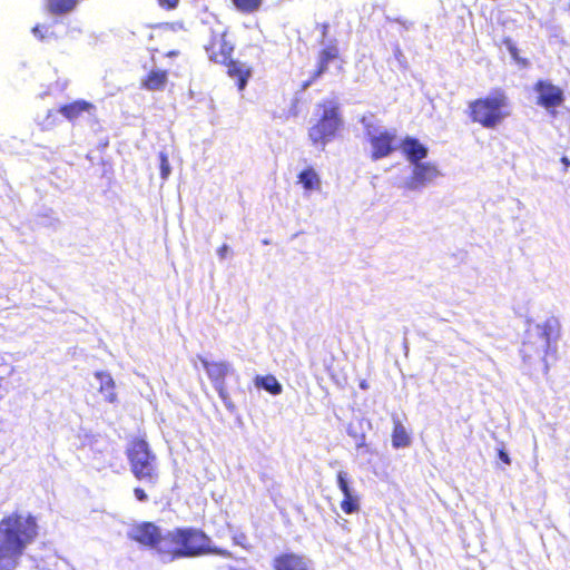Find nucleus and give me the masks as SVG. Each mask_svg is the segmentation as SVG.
<instances>
[{"label": "nucleus", "instance_id": "nucleus-2", "mask_svg": "<svg viewBox=\"0 0 570 570\" xmlns=\"http://www.w3.org/2000/svg\"><path fill=\"white\" fill-rule=\"evenodd\" d=\"M206 553L229 556L226 550L213 548L210 538L194 528L168 531L159 542V557L164 562L194 558Z\"/></svg>", "mask_w": 570, "mask_h": 570}, {"label": "nucleus", "instance_id": "nucleus-33", "mask_svg": "<svg viewBox=\"0 0 570 570\" xmlns=\"http://www.w3.org/2000/svg\"><path fill=\"white\" fill-rule=\"evenodd\" d=\"M229 247L227 245H223L218 250H217V254L218 256L224 259L226 257V254L228 252Z\"/></svg>", "mask_w": 570, "mask_h": 570}, {"label": "nucleus", "instance_id": "nucleus-36", "mask_svg": "<svg viewBox=\"0 0 570 570\" xmlns=\"http://www.w3.org/2000/svg\"><path fill=\"white\" fill-rule=\"evenodd\" d=\"M245 539V535L242 534L239 538L238 537H235L234 540L237 544H243L242 540Z\"/></svg>", "mask_w": 570, "mask_h": 570}, {"label": "nucleus", "instance_id": "nucleus-25", "mask_svg": "<svg viewBox=\"0 0 570 570\" xmlns=\"http://www.w3.org/2000/svg\"><path fill=\"white\" fill-rule=\"evenodd\" d=\"M337 487L341 490V492L343 493V495L346 494V493H352L353 491H355L351 487L348 474L345 471H340L337 473Z\"/></svg>", "mask_w": 570, "mask_h": 570}, {"label": "nucleus", "instance_id": "nucleus-28", "mask_svg": "<svg viewBox=\"0 0 570 570\" xmlns=\"http://www.w3.org/2000/svg\"><path fill=\"white\" fill-rule=\"evenodd\" d=\"M219 397L222 399V401L224 402L225 406L228 409V410H233L234 409V404L229 397V394L227 392V389L224 387V396L223 395H219Z\"/></svg>", "mask_w": 570, "mask_h": 570}, {"label": "nucleus", "instance_id": "nucleus-26", "mask_svg": "<svg viewBox=\"0 0 570 570\" xmlns=\"http://www.w3.org/2000/svg\"><path fill=\"white\" fill-rule=\"evenodd\" d=\"M508 51L510 52L511 57L521 66H528L527 59L520 58L517 46L512 42V40L507 39L504 41Z\"/></svg>", "mask_w": 570, "mask_h": 570}, {"label": "nucleus", "instance_id": "nucleus-5", "mask_svg": "<svg viewBox=\"0 0 570 570\" xmlns=\"http://www.w3.org/2000/svg\"><path fill=\"white\" fill-rule=\"evenodd\" d=\"M206 51L210 60L217 63H227L229 61V76L237 79L239 90H243L246 87L250 71L244 63L230 60V56L234 51V45L226 39L225 31H220L213 36L210 42L206 46Z\"/></svg>", "mask_w": 570, "mask_h": 570}, {"label": "nucleus", "instance_id": "nucleus-6", "mask_svg": "<svg viewBox=\"0 0 570 570\" xmlns=\"http://www.w3.org/2000/svg\"><path fill=\"white\" fill-rule=\"evenodd\" d=\"M127 455L134 475L144 482L155 483L158 479L156 455L150 451L144 440H135L130 443Z\"/></svg>", "mask_w": 570, "mask_h": 570}, {"label": "nucleus", "instance_id": "nucleus-3", "mask_svg": "<svg viewBox=\"0 0 570 570\" xmlns=\"http://www.w3.org/2000/svg\"><path fill=\"white\" fill-rule=\"evenodd\" d=\"M560 336V323L556 317H548L541 323L529 324L524 341L521 346V355L524 362H543V371L548 373L547 356L557 353V342Z\"/></svg>", "mask_w": 570, "mask_h": 570}, {"label": "nucleus", "instance_id": "nucleus-14", "mask_svg": "<svg viewBox=\"0 0 570 570\" xmlns=\"http://www.w3.org/2000/svg\"><path fill=\"white\" fill-rule=\"evenodd\" d=\"M275 570H308L304 557L294 553H285L274 559Z\"/></svg>", "mask_w": 570, "mask_h": 570}, {"label": "nucleus", "instance_id": "nucleus-35", "mask_svg": "<svg viewBox=\"0 0 570 570\" xmlns=\"http://www.w3.org/2000/svg\"><path fill=\"white\" fill-rule=\"evenodd\" d=\"M227 570H255V569L252 568V567H248V568H245V569H242V568H238V567H228Z\"/></svg>", "mask_w": 570, "mask_h": 570}, {"label": "nucleus", "instance_id": "nucleus-30", "mask_svg": "<svg viewBox=\"0 0 570 570\" xmlns=\"http://www.w3.org/2000/svg\"><path fill=\"white\" fill-rule=\"evenodd\" d=\"M498 456H499V459H500L503 463H505V464H508V465H509V464H511V459H510L509 454H508L503 449H500V450L498 451Z\"/></svg>", "mask_w": 570, "mask_h": 570}, {"label": "nucleus", "instance_id": "nucleus-4", "mask_svg": "<svg viewBox=\"0 0 570 570\" xmlns=\"http://www.w3.org/2000/svg\"><path fill=\"white\" fill-rule=\"evenodd\" d=\"M471 118L485 128H495L509 115V99L502 91H495L485 98L470 102Z\"/></svg>", "mask_w": 570, "mask_h": 570}, {"label": "nucleus", "instance_id": "nucleus-24", "mask_svg": "<svg viewBox=\"0 0 570 570\" xmlns=\"http://www.w3.org/2000/svg\"><path fill=\"white\" fill-rule=\"evenodd\" d=\"M76 6V0H48L49 10L53 13H66Z\"/></svg>", "mask_w": 570, "mask_h": 570}, {"label": "nucleus", "instance_id": "nucleus-1", "mask_svg": "<svg viewBox=\"0 0 570 570\" xmlns=\"http://www.w3.org/2000/svg\"><path fill=\"white\" fill-rule=\"evenodd\" d=\"M37 535L31 515L11 514L0 522V570H13L19 557Z\"/></svg>", "mask_w": 570, "mask_h": 570}, {"label": "nucleus", "instance_id": "nucleus-31", "mask_svg": "<svg viewBox=\"0 0 570 570\" xmlns=\"http://www.w3.org/2000/svg\"><path fill=\"white\" fill-rule=\"evenodd\" d=\"M134 492H135V497L138 501H141V502L147 501L148 497L142 489L136 488Z\"/></svg>", "mask_w": 570, "mask_h": 570}, {"label": "nucleus", "instance_id": "nucleus-29", "mask_svg": "<svg viewBox=\"0 0 570 570\" xmlns=\"http://www.w3.org/2000/svg\"><path fill=\"white\" fill-rule=\"evenodd\" d=\"M179 0H158L160 7L166 9H174L177 7Z\"/></svg>", "mask_w": 570, "mask_h": 570}, {"label": "nucleus", "instance_id": "nucleus-11", "mask_svg": "<svg viewBox=\"0 0 570 570\" xmlns=\"http://www.w3.org/2000/svg\"><path fill=\"white\" fill-rule=\"evenodd\" d=\"M128 535L144 544L154 548L159 554V542L165 538V534L161 533L158 527H156L151 522H142L134 525Z\"/></svg>", "mask_w": 570, "mask_h": 570}, {"label": "nucleus", "instance_id": "nucleus-21", "mask_svg": "<svg viewBox=\"0 0 570 570\" xmlns=\"http://www.w3.org/2000/svg\"><path fill=\"white\" fill-rule=\"evenodd\" d=\"M298 183L303 185L306 190H317L321 187V179L313 168H307L298 175Z\"/></svg>", "mask_w": 570, "mask_h": 570}, {"label": "nucleus", "instance_id": "nucleus-23", "mask_svg": "<svg viewBox=\"0 0 570 570\" xmlns=\"http://www.w3.org/2000/svg\"><path fill=\"white\" fill-rule=\"evenodd\" d=\"M341 509L346 514H352L360 511V497L356 491L344 494V499L341 502Z\"/></svg>", "mask_w": 570, "mask_h": 570}, {"label": "nucleus", "instance_id": "nucleus-8", "mask_svg": "<svg viewBox=\"0 0 570 570\" xmlns=\"http://www.w3.org/2000/svg\"><path fill=\"white\" fill-rule=\"evenodd\" d=\"M323 109L320 121L309 129V138L315 145H325L336 134L341 125V120L337 115V107L333 102L321 105Z\"/></svg>", "mask_w": 570, "mask_h": 570}, {"label": "nucleus", "instance_id": "nucleus-16", "mask_svg": "<svg viewBox=\"0 0 570 570\" xmlns=\"http://www.w3.org/2000/svg\"><path fill=\"white\" fill-rule=\"evenodd\" d=\"M94 106L85 100H77L72 104L62 106L59 111L69 120L77 119L82 112L90 111Z\"/></svg>", "mask_w": 570, "mask_h": 570}, {"label": "nucleus", "instance_id": "nucleus-20", "mask_svg": "<svg viewBox=\"0 0 570 570\" xmlns=\"http://www.w3.org/2000/svg\"><path fill=\"white\" fill-rule=\"evenodd\" d=\"M255 385L259 389H264L273 395H278L283 391L281 383L273 375H257L255 379Z\"/></svg>", "mask_w": 570, "mask_h": 570}, {"label": "nucleus", "instance_id": "nucleus-22", "mask_svg": "<svg viewBox=\"0 0 570 570\" xmlns=\"http://www.w3.org/2000/svg\"><path fill=\"white\" fill-rule=\"evenodd\" d=\"M232 2L237 11L252 14L259 11L264 0H232Z\"/></svg>", "mask_w": 570, "mask_h": 570}, {"label": "nucleus", "instance_id": "nucleus-18", "mask_svg": "<svg viewBox=\"0 0 570 570\" xmlns=\"http://www.w3.org/2000/svg\"><path fill=\"white\" fill-rule=\"evenodd\" d=\"M167 82V72L160 69H154L142 81V86L148 90H161Z\"/></svg>", "mask_w": 570, "mask_h": 570}, {"label": "nucleus", "instance_id": "nucleus-15", "mask_svg": "<svg viewBox=\"0 0 570 570\" xmlns=\"http://www.w3.org/2000/svg\"><path fill=\"white\" fill-rule=\"evenodd\" d=\"M95 377L99 381V391L104 395L105 400L109 403H114L117 400L115 393V381L111 375L107 372H96Z\"/></svg>", "mask_w": 570, "mask_h": 570}, {"label": "nucleus", "instance_id": "nucleus-13", "mask_svg": "<svg viewBox=\"0 0 570 570\" xmlns=\"http://www.w3.org/2000/svg\"><path fill=\"white\" fill-rule=\"evenodd\" d=\"M400 147L411 165L422 163L428 156V148L413 137H406Z\"/></svg>", "mask_w": 570, "mask_h": 570}, {"label": "nucleus", "instance_id": "nucleus-10", "mask_svg": "<svg viewBox=\"0 0 570 570\" xmlns=\"http://www.w3.org/2000/svg\"><path fill=\"white\" fill-rule=\"evenodd\" d=\"M534 91L538 94L537 104L544 107L552 115L556 114L554 108L564 100L563 91L550 81H538L534 86Z\"/></svg>", "mask_w": 570, "mask_h": 570}, {"label": "nucleus", "instance_id": "nucleus-34", "mask_svg": "<svg viewBox=\"0 0 570 570\" xmlns=\"http://www.w3.org/2000/svg\"><path fill=\"white\" fill-rule=\"evenodd\" d=\"M561 163L564 165V169L567 170L568 167H570V159L566 156L561 158Z\"/></svg>", "mask_w": 570, "mask_h": 570}, {"label": "nucleus", "instance_id": "nucleus-37", "mask_svg": "<svg viewBox=\"0 0 570 570\" xmlns=\"http://www.w3.org/2000/svg\"><path fill=\"white\" fill-rule=\"evenodd\" d=\"M326 30H327V26H326V24H324V26H323V36H325Z\"/></svg>", "mask_w": 570, "mask_h": 570}, {"label": "nucleus", "instance_id": "nucleus-12", "mask_svg": "<svg viewBox=\"0 0 570 570\" xmlns=\"http://www.w3.org/2000/svg\"><path fill=\"white\" fill-rule=\"evenodd\" d=\"M203 367L205 368L214 389L218 395L224 396V387H226L225 379L230 372L232 366L228 362H209L206 358L198 356Z\"/></svg>", "mask_w": 570, "mask_h": 570}, {"label": "nucleus", "instance_id": "nucleus-7", "mask_svg": "<svg viewBox=\"0 0 570 570\" xmlns=\"http://www.w3.org/2000/svg\"><path fill=\"white\" fill-rule=\"evenodd\" d=\"M361 121L365 129L366 139L372 148V160L387 157L396 149L394 146L396 140L395 129H386L384 126L376 122L373 117H363Z\"/></svg>", "mask_w": 570, "mask_h": 570}, {"label": "nucleus", "instance_id": "nucleus-9", "mask_svg": "<svg viewBox=\"0 0 570 570\" xmlns=\"http://www.w3.org/2000/svg\"><path fill=\"white\" fill-rule=\"evenodd\" d=\"M441 176L438 166L432 163L412 165V174L404 181V187L412 191H420Z\"/></svg>", "mask_w": 570, "mask_h": 570}, {"label": "nucleus", "instance_id": "nucleus-17", "mask_svg": "<svg viewBox=\"0 0 570 570\" xmlns=\"http://www.w3.org/2000/svg\"><path fill=\"white\" fill-rule=\"evenodd\" d=\"M338 57V49L336 45H328L325 47L318 56V69L315 73V78L321 77L328 68V63L332 60L337 59Z\"/></svg>", "mask_w": 570, "mask_h": 570}, {"label": "nucleus", "instance_id": "nucleus-32", "mask_svg": "<svg viewBox=\"0 0 570 570\" xmlns=\"http://www.w3.org/2000/svg\"><path fill=\"white\" fill-rule=\"evenodd\" d=\"M32 33L35 35V37H37L38 39H43L45 38V35H43V31H42V28L40 26H36L33 29H32Z\"/></svg>", "mask_w": 570, "mask_h": 570}, {"label": "nucleus", "instance_id": "nucleus-19", "mask_svg": "<svg viewBox=\"0 0 570 570\" xmlns=\"http://www.w3.org/2000/svg\"><path fill=\"white\" fill-rule=\"evenodd\" d=\"M411 444V438L405 426L399 421L394 420V429L392 433V445L395 449L407 448Z\"/></svg>", "mask_w": 570, "mask_h": 570}, {"label": "nucleus", "instance_id": "nucleus-27", "mask_svg": "<svg viewBox=\"0 0 570 570\" xmlns=\"http://www.w3.org/2000/svg\"><path fill=\"white\" fill-rule=\"evenodd\" d=\"M159 160H160V176L164 180H166L171 173V168H170L167 155L161 151L159 154Z\"/></svg>", "mask_w": 570, "mask_h": 570}]
</instances>
